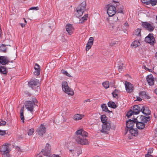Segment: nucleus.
I'll return each mask as SVG.
<instances>
[{
	"label": "nucleus",
	"instance_id": "nucleus-1",
	"mask_svg": "<svg viewBox=\"0 0 157 157\" xmlns=\"http://www.w3.org/2000/svg\"><path fill=\"white\" fill-rule=\"evenodd\" d=\"M76 134L77 136L75 138V141L78 144L83 145L89 144V141L86 138L88 135V133L83 129L77 130L76 132Z\"/></svg>",
	"mask_w": 157,
	"mask_h": 157
},
{
	"label": "nucleus",
	"instance_id": "nucleus-20",
	"mask_svg": "<svg viewBox=\"0 0 157 157\" xmlns=\"http://www.w3.org/2000/svg\"><path fill=\"white\" fill-rule=\"evenodd\" d=\"M136 121L137 123H136V127L137 128L139 129H144L145 127V124L144 123L140 121Z\"/></svg>",
	"mask_w": 157,
	"mask_h": 157
},
{
	"label": "nucleus",
	"instance_id": "nucleus-9",
	"mask_svg": "<svg viewBox=\"0 0 157 157\" xmlns=\"http://www.w3.org/2000/svg\"><path fill=\"white\" fill-rule=\"evenodd\" d=\"M51 146L48 143L46 144L44 149H43L41 152L46 156H49L51 155Z\"/></svg>",
	"mask_w": 157,
	"mask_h": 157
},
{
	"label": "nucleus",
	"instance_id": "nucleus-5",
	"mask_svg": "<svg viewBox=\"0 0 157 157\" xmlns=\"http://www.w3.org/2000/svg\"><path fill=\"white\" fill-rule=\"evenodd\" d=\"M11 144L8 143H6L2 145L0 148V152L1 154L3 155L8 154L11 150L10 147Z\"/></svg>",
	"mask_w": 157,
	"mask_h": 157
},
{
	"label": "nucleus",
	"instance_id": "nucleus-14",
	"mask_svg": "<svg viewBox=\"0 0 157 157\" xmlns=\"http://www.w3.org/2000/svg\"><path fill=\"white\" fill-rule=\"evenodd\" d=\"M136 119L134 118V120H129L126 122V125L128 128H132L134 126L135 122H136Z\"/></svg>",
	"mask_w": 157,
	"mask_h": 157
},
{
	"label": "nucleus",
	"instance_id": "nucleus-31",
	"mask_svg": "<svg viewBox=\"0 0 157 157\" xmlns=\"http://www.w3.org/2000/svg\"><path fill=\"white\" fill-rule=\"evenodd\" d=\"M6 46L4 44H2L0 47V52H6Z\"/></svg>",
	"mask_w": 157,
	"mask_h": 157
},
{
	"label": "nucleus",
	"instance_id": "nucleus-27",
	"mask_svg": "<svg viewBox=\"0 0 157 157\" xmlns=\"http://www.w3.org/2000/svg\"><path fill=\"white\" fill-rule=\"evenodd\" d=\"M0 72L1 74L6 75L7 73V71L6 67L4 66H1L0 67Z\"/></svg>",
	"mask_w": 157,
	"mask_h": 157
},
{
	"label": "nucleus",
	"instance_id": "nucleus-54",
	"mask_svg": "<svg viewBox=\"0 0 157 157\" xmlns=\"http://www.w3.org/2000/svg\"><path fill=\"white\" fill-rule=\"evenodd\" d=\"M20 25L22 27H24L25 26V24H23V23H20Z\"/></svg>",
	"mask_w": 157,
	"mask_h": 157
},
{
	"label": "nucleus",
	"instance_id": "nucleus-23",
	"mask_svg": "<svg viewBox=\"0 0 157 157\" xmlns=\"http://www.w3.org/2000/svg\"><path fill=\"white\" fill-rule=\"evenodd\" d=\"M129 133L132 136H137L138 132L137 129H134L133 128L130 129Z\"/></svg>",
	"mask_w": 157,
	"mask_h": 157
},
{
	"label": "nucleus",
	"instance_id": "nucleus-32",
	"mask_svg": "<svg viewBox=\"0 0 157 157\" xmlns=\"http://www.w3.org/2000/svg\"><path fill=\"white\" fill-rule=\"evenodd\" d=\"M93 44L88 42L86 45V51H88L90 49Z\"/></svg>",
	"mask_w": 157,
	"mask_h": 157
},
{
	"label": "nucleus",
	"instance_id": "nucleus-24",
	"mask_svg": "<svg viewBox=\"0 0 157 157\" xmlns=\"http://www.w3.org/2000/svg\"><path fill=\"white\" fill-rule=\"evenodd\" d=\"M108 118L106 115H102L101 116V120L102 123L103 124L109 123L107 121Z\"/></svg>",
	"mask_w": 157,
	"mask_h": 157
},
{
	"label": "nucleus",
	"instance_id": "nucleus-16",
	"mask_svg": "<svg viewBox=\"0 0 157 157\" xmlns=\"http://www.w3.org/2000/svg\"><path fill=\"white\" fill-rule=\"evenodd\" d=\"M139 119L140 120V121L144 123H146L148 121L150 120V117H146L144 116H141L138 117L136 118V120L138 121Z\"/></svg>",
	"mask_w": 157,
	"mask_h": 157
},
{
	"label": "nucleus",
	"instance_id": "nucleus-22",
	"mask_svg": "<svg viewBox=\"0 0 157 157\" xmlns=\"http://www.w3.org/2000/svg\"><path fill=\"white\" fill-rule=\"evenodd\" d=\"M84 116V115L83 114H76L74 115L73 118L75 121H78L82 119Z\"/></svg>",
	"mask_w": 157,
	"mask_h": 157
},
{
	"label": "nucleus",
	"instance_id": "nucleus-3",
	"mask_svg": "<svg viewBox=\"0 0 157 157\" xmlns=\"http://www.w3.org/2000/svg\"><path fill=\"white\" fill-rule=\"evenodd\" d=\"M86 3L85 2H83L77 7L75 14L77 17H79L81 16L86 10Z\"/></svg>",
	"mask_w": 157,
	"mask_h": 157
},
{
	"label": "nucleus",
	"instance_id": "nucleus-51",
	"mask_svg": "<svg viewBox=\"0 0 157 157\" xmlns=\"http://www.w3.org/2000/svg\"><path fill=\"white\" fill-rule=\"evenodd\" d=\"M3 157H10V156L9 154H5L3 155Z\"/></svg>",
	"mask_w": 157,
	"mask_h": 157
},
{
	"label": "nucleus",
	"instance_id": "nucleus-33",
	"mask_svg": "<svg viewBox=\"0 0 157 157\" xmlns=\"http://www.w3.org/2000/svg\"><path fill=\"white\" fill-rule=\"evenodd\" d=\"M88 17V15H85L82 17L80 20V22L82 23L84 21H85L87 20V17Z\"/></svg>",
	"mask_w": 157,
	"mask_h": 157
},
{
	"label": "nucleus",
	"instance_id": "nucleus-30",
	"mask_svg": "<svg viewBox=\"0 0 157 157\" xmlns=\"http://www.w3.org/2000/svg\"><path fill=\"white\" fill-rule=\"evenodd\" d=\"M102 85L105 88L107 89L109 87V82L108 81H106L102 83Z\"/></svg>",
	"mask_w": 157,
	"mask_h": 157
},
{
	"label": "nucleus",
	"instance_id": "nucleus-41",
	"mask_svg": "<svg viewBox=\"0 0 157 157\" xmlns=\"http://www.w3.org/2000/svg\"><path fill=\"white\" fill-rule=\"evenodd\" d=\"M35 71L34 72V74L35 75L38 76L40 74V70L35 69Z\"/></svg>",
	"mask_w": 157,
	"mask_h": 157
},
{
	"label": "nucleus",
	"instance_id": "nucleus-60",
	"mask_svg": "<svg viewBox=\"0 0 157 157\" xmlns=\"http://www.w3.org/2000/svg\"><path fill=\"white\" fill-rule=\"evenodd\" d=\"M24 21L25 23V24H26L27 23V21L25 18H24Z\"/></svg>",
	"mask_w": 157,
	"mask_h": 157
},
{
	"label": "nucleus",
	"instance_id": "nucleus-56",
	"mask_svg": "<svg viewBox=\"0 0 157 157\" xmlns=\"http://www.w3.org/2000/svg\"><path fill=\"white\" fill-rule=\"evenodd\" d=\"M116 44V43L115 42H114L113 43H111L110 44V45L111 46H113L114 45Z\"/></svg>",
	"mask_w": 157,
	"mask_h": 157
},
{
	"label": "nucleus",
	"instance_id": "nucleus-50",
	"mask_svg": "<svg viewBox=\"0 0 157 157\" xmlns=\"http://www.w3.org/2000/svg\"><path fill=\"white\" fill-rule=\"evenodd\" d=\"M145 157H154L151 155L146 154L145 155Z\"/></svg>",
	"mask_w": 157,
	"mask_h": 157
},
{
	"label": "nucleus",
	"instance_id": "nucleus-13",
	"mask_svg": "<svg viewBox=\"0 0 157 157\" xmlns=\"http://www.w3.org/2000/svg\"><path fill=\"white\" fill-rule=\"evenodd\" d=\"M125 85L126 90L128 93L132 92L134 89L133 85L128 82H125Z\"/></svg>",
	"mask_w": 157,
	"mask_h": 157
},
{
	"label": "nucleus",
	"instance_id": "nucleus-38",
	"mask_svg": "<svg viewBox=\"0 0 157 157\" xmlns=\"http://www.w3.org/2000/svg\"><path fill=\"white\" fill-rule=\"evenodd\" d=\"M34 132V129L32 128L29 129L28 132V134L29 136L32 135Z\"/></svg>",
	"mask_w": 157,
	"mask_h": 157
},
{
	"label": "nucleus",
	"instance_id": "nucleus-12",
	"mask_svg": "<svg viewBox=\"0 0 157 157\" xmlns=\"http://www.w3.org/2000/svg\"><path fill=\"white\" fill-rule=\"evenodd\" d=\"M39 80L35 79L31 80L29 82V86L32 87L33 89L36 86H37V87H39Z\"/></svg>",
	"mask_w": 157,
	"mask_h": 157
},
{
	"label": "nucleus",
	"instance_id": "nucleus-26",
	"mask_svg": "<svg viewBox=\"0 0 157 157\" xmlns=\"http://www.w3.org/2000/svg\"><path fill=\"white\" fill-rule=\"evenodd\" d=\"M24 106H23L21 108L20 111V118L21 120L23 122H24Z\"/></svg>",
	"mask_w": 157,
	"mask_h": 157
},
{
	"label": "nucleus",
	"instance_id": "nucleus-11",
	"mask_svg": "<svg viewBox=\"0 0 157 157\" xmlns=\"http://www.w3.org/2000/svg\"><path fill=\"white\" fill-rule=\"evenodd\" d=\"M36 131L39 135L41 137L46 132L45 126L43 124H41L38 128Z\"/></svg>",
	"mask_w": 157,
	"mask_h": 157
},
{
	"label": "nucleus",
	"instance_id": "nucleus-58",
	"mask_svg": "<svg viewBox=\"0 0 157 157\" xmlns=\"http://www.w3.org/2000/svg\"><path fill=\"white\" fill-rule=\"evenodd\" d=\"M87 101H88L89 102H90V99H87V100H85L84 101V102L85 103L86 102H87Z\"/></svg>",
	"mask_w": 157,
	"mask_h": 157
},
{
	"label": "nucleus",
	"instance_id": "nucleus-36",
	"mask_svg": "<svg viewBox=\"0 0 157 157\" xmlns=\"http://www.w3.org/2000/svg\"><path fill=\"white\" fill-rule=\"evenodd\" d=\"M118 93L119 92L118 90L115 89L112 93V94L113 97L116 98V97H117Z\"/></svg>",
	"mask_w": 157,
	"mask_h": 157
},
{
	"label": "nucleus",
	"instance_id": "nucleus-2",
	"mask_svg": "<svg viewBox=\"0 0 157 157\" xmlns=\"http://www.w3.org/2000/svg\"><path fill=\"white\" fill-rule=\"evenodd\" d=\"M37 102V101L35 98H34L32 101H25V105L26 109L32 113L34 112V108L36 105L35 103Z\"/></svg>",
	"mask_w": 157,
	"mask_h": 157
},
{
	"label": "nucleus",
	"instance_id": "nucleus-43",
	"mask_svg": "<svg viewBox=\"0 0 157 157\" xmlns=\"http://www.w3.org/2000/svg\"><path fill=\"white\" fill-rule=\"evenodd\" d=\"M6 134V131L0 129V135L4 136Z\"/></svg>",
	"mask_w": 157,
	"mask_h": 157
},
{
	"label": "nucleus",
	"instance_id": "nucleus-57",
	"mask_svg": "<svg viewBox=\"0 0 157 157\" xmlns=\"http://www.w3.org/2000/svg\"><path fill=\"white\" fill-rule=\"evenodd\" d=\"M144 68L146 70H149V69L145 66H144Z\"/></svg>",
	"mask_w": 157,
	"mask_h": 157
},
{
	"label": "nucleus",
	"instance_id": "nucleus-61",
	"mask_svg": "<svg viewBox=\"0 0 157 157\" xmlns=\"http://www.w3.org/2000/svg\"><path fill=\"white\" fill-rule=\"evenodd\" d=\"M155 93L157 94V89H156L155 90Z\"/></svg>",
	"mask_w": 157,
	"mask_h": 157
},
{
	"label": "nucleus",
	"instance_id": "nucleus-6",
	"mask_svg": "<svg viewBox=\"0 0 157 157\" xmlns=\"http://www.w3.org/2000/svg\"><path fill=\"white\" fill-rule=\"evenodd\" d=\"M107 13L109 17H112L115 15L116 12L115 7L112 5H108L107 6Z\"/></svg>",
	"mask_w": 157,
	"mask_h": 157
},
{
	"label": "nucleus",
	"instance_id": "nucleus-62",
	"mask_svg": "<svg viewBox=\"0 0 157 157\" xmlns=\"http://www.w3.org/2000/svg\"><path fill=\"white\" fill-rule=\"evenodd\" d=\"M145 0H141V2L143 3H145L146 2L145 1Z\"/></svg>",
	"mask_w": 157,
	"mask_h": 157
},
{
	"label": "nucleus",
	"instance_id": "nucleus-48",
	"mask_svg": "<svg viewBox=\"0 0 157 157\" xmlns=\"http://www.w3.org/2000/svg\"><path fill=\"white\" fill-rule=\"evenodd\" d=\"M115 83V82L114 81H113L110 82V85L111 86L113 87L114 88H115V85H114Z\"/></svg>",
	"mask_w": 157,
	"mask_h": 157
},
{
	"label": "nucleus",
	"instance_id": "nucleus-45",
	"mask_svg": "<svg viewBox=\"0 0 157 157\" xmlns=\"http://www.w3.org/2000/svg\"><path fill=\"white\" fill-rule=\"evenodd\" d=\"M39 9V8L37 6H36V7H31V8H30L29 9V10H38Z\"/></svg>",
	"mask_w": 157,
	"mask_h": 157
},
{
	"label": "nucleus",
	"instance_id": "nucleus-64",
	"mask_svg": "<svg viewBox=\"0 0 157 157\" xmlns=\"http://www.w3.org/2000/svg\"><path fill=\"white\" fill-rule=\"evenodd\" d=\"M156 20L157 21V15L156 16Z\"/></svg>",
	"mask_w": 157,
	"mask_h": 157
},
{
	"label": "nucleus",
	"instance_id": "nucleus-28",
	"mask_svg": "<svg viewBox=\"0 0 157 157\" xmlns=\"http://www.w3.org/2000/svg\"><path fill=\"white\" fill-rule=\"evenodd\" d=\"M108 105L109 107L113 108H115L117 107L115 103L113 102H109L108 103Z\"/></svg>",
	"mask_w": 157,
	"mask_h": 157
},
{
	"label": "nucleus",
	"instance_id": "nucleus-29",
	"mask_svg": "<svg viewBox=\"0 0 157 157\" xmlns=\"http://www.w3.org/2000/svg\"><path fill=\"white\" fill-rule=\"evenodd\" d=\"M140 29H137L135 31L134 33V35L137 36H140Z\"/></svg>",
	"mask_w": 157,
	"mask_h": 157
},
{
	"label": "nucleus",
	"instance_id": "nucleus-10",
	"mask_svg": "<svg viewBox=\"0 0 157 157\" xmlns=\"http://www.w3.org/2000/svg\"><path fill=\"white\" fill-rule=\"evenodd\" d=\"M145 41L151 45H153L155 42V38L153 36V34H149L147 36L145 37Z\"/></svg>",
	"mask_w": 157,
	"mask_h": 157
},
{
	"label": "nucleus",
	"instance_id": "nucleus-35",
	"mask_svg": "<svg viewBox=\"0 0 157 157\" xmlns=\"http://www.w3.org/2000/svg\"><path fill=\"white\" fill-rule=\"evenodd\" d=\"M101 107L103 111L106 112L108 111L110 112V111L108 110V108L107 106H106V104H103L101 105Z\"/></svg>",
	"mask_w": 157,
	"mask_h": 157
},
{
	"label": "nucleus",
	"instance_id": "nucleus-53",
	"mask_svg": "<svg viewBox=\"0 0 157 157\" xmlns=\"http://www.w3.org/2000/svg\"><path fill=\"white\" fill-rule=\"evenodd\" d=\"M136 100L139 101H141L142 100V99L140 97H137Z\"/></svg>",
	"mask_w": 157,
	"mask_h": 157
},
{
	"label": "nucleus",
	"instance_id": "nucleus-34",
	"mask_svg": "<svg viewBox=\"0 0 157 157\" xmlns=\"http://www.w3.org/2000/svg\"><path fill=\"white\" fill-rule=\"evenodd\" d=\"M117 11L118 13H122L123 12V7L121 6H120L117 7Z\"/></svg>",
	"mask_w": 157,
	"mask_h": 157
},
{
	"label": "nucleus",
	"instance_id": "nucleus-42",
	"mask_svg": "<svg viewBox=\"0 0 157 157\" xmlns=\"http://www.w3.org/2000/svg\"><path fill=\"white\" fill-rule=\"evenodd\" d=\"M34 69L40 70V65L37 63H36L35 65Z\"/></svg>",
	"mask_w": 157,
	"mask_h": 157
},
{
	"label": "nucleus",
	"instance_id": "nucleus-49",
	"mask_svg": "<svg viewBox=\"0 0 157 157\" xmlns=\"http://www.w3.org/2000/svg\"><path fill=\"white\" fill-rule=\"evenodd\" d=\"M122 67L121 66H119L118 67V70L119 72H121L122 71Z\"/></svg>",
	"mask_w": 157,
	"mask_h": 157
},
{
	"label": "nucleus",
	"instance_id": "nucleus-52",
	"mask_svg": "<svg viewBox=\"0 0 157 157\" xmlns=\"http://www.w3.org/2000/svg\"><path fill=\"white\" fill-rule=\"evenodd\" d=\"M6 122L5 121H2V122L0 123V125H4L6 124Z\"/></svg>",
	"mask_w": 157,
	"mask_h": 157
},
{
	"label": "nucleus",
	"instance_id": "nucleus-19",
	"mask_svg": "<svg viewBox=\"0 0 157 157\" xmlns=\"http://www.w3.org/2000/svg\"><path fill=\"white\" fill-rule=\"evenodd\" d=\"M141 111L146 115H148L150 113V111L149 108L146 106H143L141 109Z\"/></svg>",
	"mask_w": 157,
	"mask_h": 157
},
{
	"label": "nucleus",
	"instance_id": "nucleus-59",
	"mask_svg": "<svg viewBox=\"0 0 157 157\" xmlns=\"http://www.w3.org/2000/svg\"><path fill=\"white\" fill-rule=\"evenodd\" d=\"M124 25L125 26H128V23L127 22H125L124 23Z\"/></svg>",
	"mask_w": 157,
	"mask_h": 157
},
{
	"label": "nucleus",
	"instance_id": "nucleus-25",
	"mask_svg": "<svg viewBox=\"0 0 157 157\" xmlns=\"http://www.w3.org/2000/svg\"><path fill=\"white\" fill-rule=\"evenodd\" d=\"M140 45V40H135L133 41L132 44L131 45L133 46L134 48L136 47L139 46Z\"/></svg>",
	"mask_w": 157,
	"mask_h": 157
},
{
	"label": "nucleus",
	"instance_id": "nucleus-21",
	"mask_svg": "<svg viewBox=\"0 0 157 157\" xmlns=\"http://www.w3.org/2000/svg\"><path fill=\"white\" fill-rule=\"evenodd\" d=\"M140 110H141V109L139 106L135 105L133 108V111H132L133 112V113L135 114H137L139 113Z\"/></svg>",
	"mask_w": 157,
	"mask_h": 157
},
{
	"label": "nucleus",
	"instance_id": "nucleus-18",
	"mask_svg": "<svg viewBox=\"0 0 157 157\" xmlns=\"http://www.w3.org/2000/svg\"><path fill=\"white\" fill-rule=\"evenodd\" d=\"M66 29V31L70 35L72 34L74 29L71 24H67Z\"/></svg>",
	"mask_w": 157,
	"mask_h": 157
},
{
	"label": "nucleus",
	"instance_id": "nucleus-7",
	"mask_svg": "<svg viewBox=\"0 0 157 157\" xmlns=\"http://www.w3.org/2000/svg\"><path fill=\"white\" fill-rule=\"evenodd\" d=\"M142 25L143 27L145 28L150 32L153 31L155 28L153 23L147 22H143Z\"/></svg>",
	"mask_w": 157,
	"mask_h": 157
},
{
	"label": "nucleus",
	"instance_id": "nucleus-63",
	"mask_svg": "<svg viewBox=\"0 0 157 157\" xmlns=\"http://www.w3.org/2000/svg\"><path fill=\"white\" fill-rule=\"evenodd\" d=\"M155 56V57L157 58V52L156 53Z\"/></svg>",
	"mask_w": 157,
	"mask_h": 157
},
{
	"label": "nucleus",
	"instance_id": "nucleus-37",
	"mask_svg": "<svg viewBox=\"0 0 157 157\" xmlns=\"http://www.w3.org/2000/svg\"><path fill=\"white\" fill-rule=\"evenodd\" d=\"M62 73L68 77H71V75L68 73L67 71L62 70H61Z\"/></svg>",
	"mask_w": 157,
	"mask_h": 157
},
{
	"label": "nucleus",
	"instance_id": "nucleus-4",
	"mask_svg": "<svg viewBox=\"0 0 157 157\" xmlns=\"http://www.w3.org/2000/svg\"><path fill=\"white\" fill-rule=\"evenodd\" d=\"M62 89L65 93L69 95H73L74 92L71 89L70 87L67 83L66 81H63L62 82Z\"/></svg>",
	"mask_w": 157,
	"mask_h": 157
},
{
	"label": "nucleus",
	"instance_id": "nucleus-39",
	"mask_svg": "<svg viewBox=\"0 0 157 157\" xmlns=\"http://www.w3.org/2000/svg\"><path fill=\"white\" fill-rule=\"evenodd\" d=\"M134 114L133 113V112H132V111L131 110L127 113V116L129 118L132 115V114Z\"/></svg>",
	"mask_w": 157,
	"mask_h": 157
},
{
	"label": "nucleus",
	"instance_id": "nucleus-44",
	"mask_svg": "<svg viewBox=\"0 0 157 157\" xmlns=\"http://www.w3.org/2000/svg\"><path fill=\"white\" fill-rule=\"evenodd\" d=\"M153 149L152 148H149L147 152V154L151 155L152 153H153Z\"/></svg>",
	"mask_w": 157,
	"mask_h": 157
},
{
	"label": "nucleus",
	"instance_id": "nucleus-46",
	"mask_svg": "<svg viewBox=\"0 0 157 157\" xmlns=\"http://www.w3.org/2000/svg\"><path fill=\"white\" fill-rule=\"evenodd\" d=\"M88 42L93 44L94 38L92 37H90L89 39Z\"/></svg>",
	"mask_w": 157,
	"mask_h": 157
},
{
	"label": "nucleus",
	"instance_id": "nucleus-15",
	"mask_svg": "<svg viewBox=\"0 0 157 157\" xmlns=\"http://www.w3.org/2000/svg\"><path fill=\"white\" fill-rule=\"evenodd\" d=\"M146 79L148 84L150 86H152L154 85V80L152 75H148Z\"/></svg>",
	"mask_w": 157,
	"mask_h": 157
},
{
	"label": "nucleus",
	"instance_id": "nucleus-55",
	"mask_svg": "<svg viewBox=\"0 0 157 157\" xmlns=\"http://www.w3.org/2000/svg\"><path fill=\"white\" fill-rule=\"evenodd\" d=\"M52 157H61L58 155H56L54 154L52 156Z\"/></svg>",
	"mask_w": 157,
	"mask_h": 157
},
{
	"label": "nucleus",
	"instance_id": "nucleus-40",
	"mask_svg": "<svg viewBox=\"0 0 157 157\" xmlns=\"http://www.w3.org/2000/svg\"><path fill=\"white\" fill-rule=\"evenodd\" d=\"M150 2L151 5L154 6L156 5L157 1L156 0H150Z\"/></svg>",
	"mask_w": 157,
	"mask_h": 157
},
{
	"label": "nucleus",
	"instance_id": "nucleus-8",
	"mask_svg": "<svg viewBox=\"0 0 157 157\" xmlns=\"http://www.w3.org/2000/svg\"><path fill=\"white\" fill-rule=\"evenodd\" d=\"M110 127L111 126L110 123L103 124L102 125L101 129L100 130V132L104 134H107L108 133V132L110 130Z\"/></svg>",
	"mask_w": 157,
	"mask_h": 157
},
{
	"label": "nucleus",
	"instance_id": "nucleus-47",
	"mask_svg": "<svg viewBox=\"0 0 157 157\" xmlns=\"http://www.w3.org/2000/svg\"><path fill=\"white\" fill-rule=\"evenodd\" d=\"M145 94L146 93L144 91H142L140 93V96L142 97H143Z\"/></svg>",
	"mask_w": 157,
	"mask_h": 157
},
{
	"label": "nucleus",
	"instance_id": "nucleus-17",
	"mask_svg": "<svg viewBox=\"0 0 157 157\" xmlns=\"http://www.w3.org/2000/svg\"><path fill=\"white\" fill-rule=\"evenodd\" d=\"M10 62L9 60L6 56H0V63L2 65H5Z\"/></svg>",
	"mask_w": 157,
	"mask_h": 157
}]
</instances>
